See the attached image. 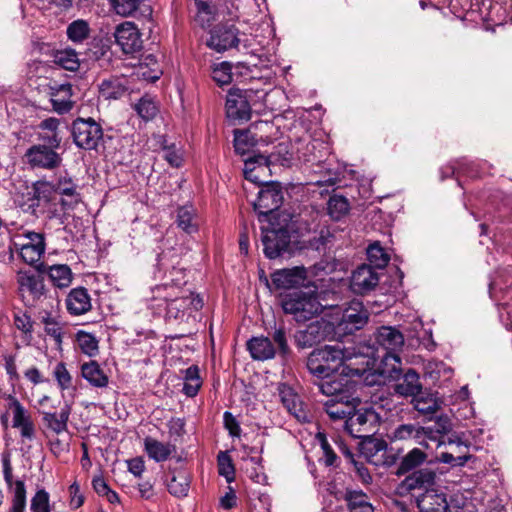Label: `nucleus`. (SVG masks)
I'll return each mask as SVG.
<instances>
[{
    "mask_svg": "<svg viewBox=\"0 0 512 512\" xmlns=\"http://www.w3.org/2000/svg\"><path fill=\"white\" fill-rule=\"evenodd\" d=\"M375 351L366 347V352L354 346L345 347L340 343L326 345L314 350L308 357L307 368L318 378H329L342 368L340 374L361 376L370 369L376 360Z\"/></svg>",
    "mask_w": 512,
    "mask_h": 512,
    "instance_id": "f257e3e1",
    "label": "nucleus"
},
{
    "mask_svg": "<svg viewBox=\"0 0 512 512\" xmlns=\"http://www.w3.org/2000/svg\"><path fill=\"white\" fill-rule=\"evenodd\" d=\"M375 341L385 351L382 356L384 368L380 373L385 377H394L401 364L398 353L404 345L403 334L395 327L381 326L375 333Z\"/></svg>",
    "mask_w": 512,
    "mask_h": 512,
    "instance_id": "f03ea898",
    "label": "nucleus"
},
{
    "mask_svg": "<svg viewBox=\"0 0 512 512\" xmlns=\"http://www.w3.org/2000/svg\"><path fill=\"white\" fill-rule=\"evenodd\" d=\"M281 307L286 314L292 315L297 322L312 319L319 315L324 308L317 293L312 290H298L287 293L281 299Z\"/></svg>",
    "mask_w": 512,
    "mask_h": 512,
    "instance_id": "7ed1b4c3",
    "label": "nucleus"
},
{
    "mask_svg": "<svg viewBox=\"0 0 512 512\" xmlns=\"http://www.w3.org/2000/svg\"><path fill=\"white\" fill-rule=\"evenodd\" d=\"M53 187L45 181H38L33 185L32 192H28L20 204L22 210L36 217L47 212L53 199ZM48 217H54V212L48 210Z\"/></svg>",
    "mask_w": 512,
    "mask_h": 512,
    "instance_id": "20e7f679",
    "label": "nucleus"
},
{
    "mask_svg": "<svg viewBox=\"0 0 512 512\" xmlns=\"http://www.w3.org/2000/svg\"><path fill=\"white\" fill-rule=\"evenodd\" d=\"M272 123L258 121L251 124L245 130H234V148L240 155L248 154L258 142H267L265 132L272 129Z\"/></svg>",
    "mask_w": 512,
    "mask_h": 512,
    "instance_id": "39448f33",
    "label": "nucleus"
},
{
    "mask_svg": "<svg viewBox=\"0 0 512 512\" xmlns=\"http://www.w3.org/2000/svg\"><path fill=\"white\" fill-rule=\"evenodd\" d=\"M15 246L17 247L21 258L27 264L33 265L39 262L45 253V237L42 233L25 231L16 236Z\"/></svg>",
    "mask_w": 512,
    "mask_h": 512,
    "instance_id": "423d86ee",
    "label": "nucleus"
},
{
    "mask_svg": "<svg viewBox=\"0 0 512 512\" xmlns=\"http://www.w3.org/2000/svg\"><path fill=\"white\" fill-rule=\"evenodd\" d=\"M72 135L75 144L86 150L95 149L103 137L101 126L92 118H78L73 122Z\"/></svg>",
    "mask_w": 512,
    "mask_h": 512,
    "instance_id": "0eeeda50",
    "label": "nucleus"
},
{
    "mask_svg": "<svg viewBox=\"0 0 512 512\" xmlns=\"http://www.w3.org/2000/svg\"><path fill=\"white\" fill-rule=\"evenodd\" d=\"M378 426V415L372 410L354 411L345 421V430L354 438L372 437Z\"/></svg>",
    "mask_w": 512,
    "mask_h": 512,
    "instance_id": "6e6552de",
    "label": "nucleus"
},
{
    "mask_svg": "<svg viewBox=\"0 0 512 512\" xmlns=\"http://www.w3.org/2000/svg\"><path fill=\"white\" fill-rule=\"evenodd\" d=\"M247 39L238 37V29L234 25H218L212 31L207 45L217 52H223L230 48H237L241 51L240 45L244 50L249 48Z\"/></svg>",
    "mask_w": 512,
    "mask_h": 512,
    "instance_id": "1a4fd4ad",
    "label": "nucleus"
},
{
    "mask_svg": "<svg viewBox=\"0 0 512 512\" xmlns=\"http://www.w3.org/2000/svg\"><path fill=\"white\" fill-rule=\"evenodd\" d=\"M56 149L46 144H35L27 149L24 157L31 167L52 170L62 163V157Z\"/></svg>",
    "mask_w": 512,
    "mask_h": 512,
    "instance_id": "9d476101",
    "label": "nucleus"
},
{
    "mask_svg": "<svg viewBox=\"0 0 512 512\" xmlns=\"http://www.w3.org/2000/svg\"><path fill=\"white\" fill-rule=\"evenodd\" d=\"M264 253L269 259L278 257L289 244L290 236L286 228L272 227L271 224L261 228Z\"/></svg>",
    "mask_w": 512,
    "mask_h": 512,
    "instance_id": "9b49d317",
    "label": "nucleus"
},
{
    "mask_svg": "<svg viewBox=\"0 0 512 512\" xmlns=\"http://www.w3.org/2000/svg\"><path fill=\"white\" fill-rule=\"evenodd\" d=\"M330 330V325L326 321L312 322L305 329L295 333V343L301 349L310 348L324 341Z\"/></svg>",
    "mask_w": 512,
    "mask_h": 512,
    "instance_id": "f8f14e48",
    "label": "nucleus"
},
{
    "mask_svg": "<svg viewBox=\"0 0 512 512\" xmlns=\"http://www.w3.org/2000/svg\"><path fill=\"white\" fill-rule=\"evenodd\" d=\"M114 36L116 43L126 54L135 53L142 48L141 34L132 22H124L118 25Z\"/></svg>",
    "mask_w": 512,
    "mask_h": 512,
    "instance_id": "ddd939ff",
    "label": "nucleus"
},
{
    "mask_svg": "<svg viewBox=\"0 0 512 512\" xmlns=\"http://www.w3.org/2000/svg\"><path fill=\"white\" fill-rule=\"evenodd\" d=\"M283 201L281 190L276 184H267L258 193L254 208L261 216L268 217L277 210Z\"/></svg>",
    "mask_w": 512,
    "mask_h": 512,
    "instance_id": "4468645a",
    "label": "nucleus"
},
{
    "mask_svg": "<svg viewBox=\"0 0 512 512\" xmlns=\"http://www.w3.org/2000/svg\"><path fill=\"white\" fill-rule=\"evenodd\" d=\"M368 321V312L361 302L352 301L349 306L344 309L339 327L345 333H353L355 330L361 329Z\"/></svg>",
    "mask_w": 512,
    "mask_h": 512,
    "instance_id": "2eb2a0df",
    "label": "nucleus"
},
{
    "mask_svg": "<svg viewBox=\"0 0 512 512\" xmlns=\"http://www.w3.org/2000/svg\"><path fill=\"white\" fill-rule=\"evenodd\" d=\"M378 282V273L370 265L363 264L353 271L350 288L354 293L363 295L373 290Z\"/></svg>",
    "mask_w": 512,
    "mask_h": 512,
    "instance_id": "dca6fc26",
    "label": "nucleus"
},
{
    "mask_svg": "<svg viewBox=\"0 0 512 512\" xmlns=\"http://www.w3.org/2000/svg\"><path fill=\"white\" fill-rule=\"evenodd\" d=\"M360 400L353 396H342V398H329L324 402V409L330 419H348L356 410Z\"/></svg>",
    "mask_w": 512,
    "mask_h": 512,
    "instance_id": "f3484780",
    "label": "nucleus"
},
{
    "mask_svg": "<svg viewBox=\"0 0 512 512\" xmlns=\"http://www.w3.org/2000/svg\"><path fill=\"white\" fill-rule=\"evenodd\" d=\"M278 393L280 400L287 411L293 415L299 422L308 421V415L303 408L302 402L298 394L285 383L278 385Z\"/></svg>",
    "mask_w": 512,
    "mask_h": 512,
    "instance_id": "a211bd4d",
    "label": "nucleus"
},
{
    "mask_svg": "<svg viewBox=\"0 0 512 512\" xmlns=\"http://www.w3.org/2000/svg\"><path fill=\"white\" fill-rule=\"evenodd\" d=\"M272 282L279 289H291L302 285L307 278L304 267H293L275 271L272 276Z\"/></svg>",
    "mask_w": 512,
    "mask_h": 512,
    "instance_id": "6ab92c4d",
    "label": "nucleus"
},
{
    "mask_svg": "<svg viewBox=\"0 0 512 512\" xmlns=\"http://www.w3.org/2000/svg\"><path fill=\"white\" fill-rule=\"evenodd\" d=\"M66 309L73 316H80L92 308L91 297L84 287L72 289L65 300Z\"/></svg>",
    "mask_w": 512,
    "mask_h": 512,
    "instance_id": "aec40b11",
    "label": "nucleus"
},
{
    "mask_svg": "<svg viewBox=\"0 0 512 512\" xmlns=\"http://www.w3.org/2000/svg\"><path fill=\"white\" fill-rule=\"evenodd\" d=\"M37 269L42 273H46L51 283L57 288H67L72 283L73 273L71 268L66 264L48 266L41 263Z\"/></svg>",
    "mask_w": 512,
    "mask_h": 512,
    "instance_id": "412c9836",
    "label": "nucleus"
},
{
    "mask_svg": "<svg viewBox=\"0 0 512 512\" xmlns=\"http://www.w3.org/2000/svg\"><path fill=\"white\" fill-rule=\"evenodd\" d=\"M60 124V119L55 117L42 120L38 125V139L42 141L43 144L49 145L52 148H59L62 140Z\"/></svg>",
    "mask_w": 512,
    "mask_h": 512,
    "instance_id": "4be33fe9",
    "label": "nucleus"
},
{
    "mask_svg": "<svg viewBox=\"0 0 512 512\" xmlns=\"http://www.w3.org/2000/svg\"><path fill=\"white\" fill-rule=\"evenodd\" d=\"M392 438L394 440H415L418 444L425 448H429L427 439L435 441L434 438L428 436L424 427L415 424L399 425L394 431Z\"/></svg>",
    "mask_w": 512,
    "mask_h": 512,
    "instance_id": "5701e85b",
    "label": "nucleus"
},
{
    "mask_svg": "<svg viewBox=\"0 0 512 512\" xmlns=\"http://www.w3.org/2000/svg\"><path fill=\"white\" fill-rule=\"evenodd\" d=\"M71 414V406L67 403L61 407L59 412L43 411L42 419L47 429L56 434L67 431V423Z\"/></svg>",
    "mask_w": 512,
    "mask_h": 512,
    "instance_id": "b1692460",
    "label": "nucleus"
},
{
    "mask_svg": "<svg viewBox=\"0 0 512 512\" xmlns=\"http://www.w3.org/2000/svg\"><path fill=\"white\" fill-rule=\"evenodd\" d=\"M400 371L394 374L393 378H397V383L395 384L394 390L397 394L401 396H416L421 391V383L419 380V375L415 370L409 369L404 375L398 377Z\"/></svg>",
    "mask_w": 512,
    "mask_h": 512,
    "instance_id": "393cba45",
    "label": "nucleus"
},
{
    "mask_svg": "<svg viewBox=\"0 0 512 512\" xmlns=\"http://www.w3.org/2000/svg\"><path fill=\"white\" fill-rule=\"evenodd\" d=\"M18 284L23 293H28L33 300H39L45 295V284L40 276L30 272L18 274Z\"/></svg>",
    "mask_w": 512,
    "mask_h": 512,
    "instance_id": "a878e982",
    "label": "nucleus"
},
{
    "mask_svg": "<svg viewBox=\"0 0 512 512\" xmlns=\"http://www.w3.org/2000/svg\"><path fill=\"white\" fill-rule=\"evenodd\" d=\"M51 104L58 113H66L71 110L72 86L70 84H61L51 88Z\"/></svg>",
    "mask_w": 512,
    "mask_h": 512,
    "instance_id": "bb28decb",
    "label": "nucleus"
},
{
    "mask_svg": "<svg viewBox=\"0 0 512 512\" xmlns=\"http://www.w3.org/2000/svg\"><path fill=\"white\" fill-rule=\"evenodd\" d=\"M247 349L254 360L265 361L275 356L271 340L264 336L253 337L247 342Z\"/></svg>",
    "mask_w": 512,
    "mask_h": 512,
    "instance_id": "cd10ccee",
    "label": "nucleus"
},
{
    "mask_svg": "<svg viewBox=\"0 0 512 512\" xmlns=\"http://www.w3.org/2000/svg\"><path fill=\"white\" fill-rule=\"evenodd\" d=\"M387 444L384 440L376 438H366L362 444L361 452L368 462L379 466L385 464L383 460Z\"/></svg>",
    "mask_w": 512,
    "mask_h": 512,
    "instance_id": "c85d7f7f",
    "label": "nucleus"
},
{
    "mask_svg": "<svg viewBox=\"0 0 512 512\" xmlns=\"http://www.w3.org/2000/svg\"><path fill=\"white\" fill-rule=\"evenodd\" d=\"M250 112L251 109L245 97L238 94H229L226 100V113L229 118L248 120Z\"/></svg>",
    "mask_w": 512,
    "mask_h": 512,
    "instance_id": "c756f323",
    "label": "nucleus"
},
{
    "mask_svg": "<svg viewBox=\"0 0 512 512\" xmlns=\"http://www.w3.org/2000/svg\"><path fill=\"white\" fill-rule=\"evenodd\" d=\"M421 512H447L448 502L442 493L427 491L417 500Z\"/></svg>",
    "mask_w": 512,
    "mask_h": 512,
    "instance_id": "7c9ffc66",
    "label": "nucleus"
},
{
    "mask_svg": "<svg viewBox=\"0 0 512 512\" xmlns=\"http://www.w3.org/2000/svg\"><path fill=\"white\" fill-rule=\"evenodd\" d=\"M82 377L93 387L104 388L109 383V378L96 361H90L81 365Z\"/></svg>",
    "mask_w": 512,
    "mask_h": 512,
    "instance_id": "2f4dec72",
    "label": "nucleus"
},
{
    "mask_svg": "<svg viewBox=\"0 0 512 512\" xmlns=\"http://www.w3.org/2000/svg\"><path fill=\"white\" fill-rule=\"evenodd\" d=\"M318 388L323 395L330 398H342V396H352L348 381L345 383L341 379L320 378Z\"/></svg>",
    "mask_w": 512,
    "mask_h": 512,
    "instance_id": "473e14b6",
    "label": "nucleus"
},
{
    "mask_svg": "<svg viewBox=\"0 0 512 512\" xmlns=\"http://www.w3.org/2000/svg\"><path fill=\"white\" fill-rule=\"evenodd\" d=\"M144 446L148 456L156 462L166 461L175 451L174 445L162 443L152 437L144 439Z\"/></svg>",
    "mask_w": 512,
    "mask_h": 512,
    "instance_id": "72a5a7b5",
    "label": "nucleus"
},
{
    "mask_svg": "<svg viewBox=\"0 0 512 512\" xmlns=\"http://www.w3.org/2000/svg\"><path fill=\"white\" fill-rule=\"evenodd\" d=\"M349 512H374L369 497L360 490H347L344 496Z\"/></svg>",
    "mask_w": 512,
    "mask_h": 512,
    "instance_id": "f704fd0d",
    "label": "nucleus"
},
{
    "mask_svg": "<svg viewBox=\"0 0 512 512\" xmlns=\"http://www.w3.org/2000/svg\"><path fill=\"white\" fill-rule=\"evenodd\" d=\"M176 223L179 228L188 234L198 230V220L195 209L192 206H182L177 210Z\"/></svg>",
    "mask_w": 512,
    "mask_h": 512,
    "instance_id": "c9c22d12",
    "label": "nucleus"
},
{
    "mask_svg": "<svg viewBox=\"0 0 512 512\" xmlns=\"http://www.w3.org/2000/svg\"><path fill=\"white\" fill-rule=\"evenodd\" d=\"M435 473L428 468L413 472L405 480L409 489H422L431 486L435 480Z\"/></svg>",
    "mask_w": 512,
    "mask_h": 512,
    "instance_id": "e433bc0d",
    "label": "nucleus"
},
{
    "mask_svg": "<svg viewBox=\"0 0 512 512\" xmlns=\"http://www.w3.org/2000/svg\"><path fill=\"white\" fill-rule=\"evenodd\" d=\"M127 88L124 79L110 78L103 80L99 86V91L105 99H118L125 94Z\"/></svg>",
    "mask_w": 512,
    "mask_h": 512,
    "instance_id": "4c0bfd02",
    "label": "nucleus"
},
{
    "mask_svg": "<svg viewBox=\"0 0 512 512\" xmlns=\"http://www.w3.org/2000/svg\"><path fill=\"white\" fill-rule=\"evenodd\" d=\"M197 6V14L195 21L203 28L209 27L215 20L216 9L210 0H195Z\"/></svg>",
    "mask_w": 512,
    "mask_h": 512,
    "instance_id": "58836bf2",
    "label": "nucleus"
},
{
    "mask_svg": "<svg viewBox=\"0 0 512 512\" xmlns=\"http://www.w3.org/2000/svg\"><path fill=\"white\" fill-rule=\"evenodd\" d=\"M202 381L199 375V368L195 365L188 367L184 374L183 392L188 397H194L198 393Z\"/></svg>",
    "mask_w": 512,
    "mask_h": 512,
    "instance_id": "ea45409f",
    "label": "nucleus"
},
{
    "mask_svg": "<svg viewBox=\"0 0 512 512\" xmlns=\"http://www.w3.org/2000/svg\"><path fill=\"white\" fill-rule=\"evenodd\" d=\"M427 458V455L419 448H414L409 451L401 460L398 467V474H405L419 465H421Z\"/></svg>",
    "mask_w": 512,
    "mask_h": 512,
    "instance_id": "a19ab883",
    "label": "nucleus"
},
{
    "mask_svg": "<svg viewBox=\"0 0 512 512\" xmlns=\"http://www.w3.org/2000/svg\"><path fill=\"white\" fill-rule=\"evenodd\" d=\"M57 189L62 195L70 198L69 200L64 198L61 200V205L64 209H73L80 202L76 186L70 179L59 181Z\"/></svg>",
    "mask_w": 512,
    "mask_h": 512,
    "instance_id": "79ce46f5",
    "label": "nucleus"
},
{
    "mask_svg": "<svg viewBox=\"0 0 512 512\" xmlns=\"http://www.w3.org/2000/svg\"><path fill=\"white\" fill-rule=\"evenodd\" d=\"M7 408L12 414V426H20L23 423L32 420L28 411L24 406L13 396L8 397Z\"/></svg>",
    "mask_w": 512,
    "mask_h": 512,
    "instance_id": "37998d69",
    "label": "nucleus"
},
{
    "mask_svg": "<svg viewBox=\"0 0 512 512\" xmlns=\"http://www.w3.org/2000/svg\"><path fill=\"white\" fill-rule=\"evenodd\" d=\"M412 402L414 408L425 415L434 414L440 408L438 400L431 394H417L413 397Z\"/></svg>",
    "mask_w": 512,
    "mask_h": 512,
    "instance_id": "c03bdc74",
    "label": "nucleus"
},
{
    "mask_svg": "<svg viewBox=\"0 0 512 512\" xmlns=\"http://www.w3.org/2000/svg\"><path fill=\"white\" fill-rule=\"evenodd\" d=\"M76 343L82 353L92 357L98 353V340L88 332L80 330L76 334Z\"/></svg>",
    "mask_w": 512,
    "mask_h": 512,
    "instance_id": "a18cd8bd",
    "label": "nucleus"
},
{
    "mask_svg": "<svg viewBox=\"0 0 512 512\" xmlns=\"http://www.w3.org/2000/svg\"><path fill=\"white\" fill-rule=\"evenodd\" d=\"M89 24L82 19L71 22L67 27L68 39L74 43H82L89 36Z\"/></svg>",
    "mask_w": 512,
    "mask_h": 512,
    "instance_id": "49530a36",
    "label": "nucleus"
},
{
    "mask_svg": "<svg viewBox=\"0 0 512 512\" xmlns=\"http://www.w3.org/2000/svg\"><path fill=\"white\" fill-rule=\"evenodd\" d=\"M168 491L177 497L186 496L189 491V478L186 473L178 472L169 480Z\"/></svg>",
    "mask_w": 512,
    "mask_h": 512,
    "instance_id": "de8ad7c7",
    "label": "nucleus"
},
{
    "mask_svg": "<svg viewBox=\"0 0 512 512\" xmlns=\"http://www.w3.org/2000/svg\"><path fill=\"white\" fill-rule=\"evenodd\" d=\"M12 494L11 507L9 512H25L26 510V490L23 481H18L13 490H10Z\"/></svg>",
    "mask_w": 512,
    "mask_h": 512,
    "instance_id": "09e8293b",
    "label": "nucleus"
},
{
    "mask_svg": "<svg viewBox=\"0 0 512 512\" xmlns=\"http://www.w3.org/2000/svg\"><path fill=\"white\" fill-rule=\"evenodd\" d=\"M145 0H110L113 10L123 17L134 15Z\"/></svg>",
    "mask_w": 512,
    "mask_h": 512,
    "instance_id": "8fccbe9b",
    "label": "nucleus"
},
{
    "mask_svg": "<svg viewBox=\"0 0 512 512\" xmlns=\"http://www.w3.org/2000/svg\"><path fill=\"white\" fill-rule=\"evenodd\" d=\"M367 257L369 262L376 268H384L390 258L378 242L372 243L367 248Z\"/></svg>",
    "mask_w": 512,
    "mask_h": 512,
    "instance_id": "3c124183",
    "label": "nucleus"
},
{
    "mask_svg": "<svg viewBox=\"0 0 512 512\" xmlns=\"http://www.w3.org/2000/svg\"><path fill=\"white\" fill-rule=\"evenodd\" d=\"M52 375L60 390L65 391L73 387V378L65 363H57L53 368Z\"/></svg>",
    "mask_w": 512,
    "mask_h": 512,
    "instance_id": "603ef678",
    "label": "nucleus"
},
{
    "mask_svg": "<svg viewBox=\"0 0 512 512\" xmlns=\"http://www.w3.org/2000/svg\"><path fill=\"white\" fill-rule=\"evenodd\" d=\"M327 209L329 215L333 219L338 220L348 212L349 202L343 196L334 195L330 197Z\"/></svg>",
    "mask_w": 512,
    "mask_h": 512,
    "instance_id": "864d4df0",
    "label": "nucleus"
},
{
    "mask_svg": "<svg viewBox=\"0 0 512 512\" xmlns=\"http://www.w3.org/2000/svg\"><path fill=\"white\" fill-rule=\"evenodd\" d=\"M212 78L220 86L230 84L233 79L232 65L228 62H221L214 65Z\"/></svg>",
    "mask_w": 512,
    "mask_h": 512,
    "instance_id": "5fc2aeb1",
    "label": "nucleus"
},
{
    "mask_svg": "<svg viewBox=\"0 0 512 512\" xmlns=\"http://www.w3.org/2000/svg\"><path fill=\"white\" fill-rule=\"evenodd\" d=\"M55 61L62 68L69 71H76L79 67L77 53L73 50L59 51L55 56Z\"/></svg>",
    "mask_w": 512,
    "mask_h": 512,
    "instance_id": "6e6d98bb",
    "label": "nucleus"
},
{
    "mask_svg": "<svg viewBox=\"0 0 512 512\" xmlns=\"http://www.w3.org/2000/svg\"><path fill=\"white\" fill-rule=\"evenodd\" d=\"M134 108L137 114L146 121L153 119L158 112L157 105L148 97H142L138 103L135 104Z\"/></svg>",
    "mask_w": 512,
    "mask_h": 512,
    "instance_id": "4d7b16f0",
    "label": "nucleus"
},
{
    "mask_svg": "<svg viewBox=\"0 0 512 512\" xmlns=\"http://www.w3.org/2000/svg\"><path fill=\"white\" fill-rule=\"evenodd\" d=\"M218 472L225 477L227 482H232L235 478V468L231 457L227 452H220L217 457Z\"/></svg>",
    "mask_w": 512,
    "mask_h": 512,
    "instance_id": "13d9d810",
    "label": "nucleus"
},
{
    "mask_svg": "<svg viewBox=\"0 0 512 512\" xmlns=\"http://www.w3.org/2000/svg\"><path fill=\"white\" fill-rule=\"evenodd\" d=\"M270 160L268 157L263 155H255L244 160L243 173L248 174L250 172H266Z\"/></svg>",
    "mask_w": 512,
    "mask_h": 512,
    "instance_id": "bf43d9fd",
    "label": "nucleus"
},
{
    "mask_svg": "<svg viewBox=\"0 0 512 512\" xmlns=\"http://www.w3.org/2000/svg\"><path fill=\"white\" fill-rule=\"evenodd\" d=\"M31 512H50V497L44 489L38 490L31 499Z\"/></svg>",
    "mask_w": 512,
    "mask_h": 512,
    "instance_id": "052dcab7",
    "label": "nucleus"
},
{
    "mask_svg": "<svg viewBox=\"0 0 512 512\" xmlns=\"http://www.w3.org/2000/svg\"><path fill=\"white\" fill-rule=\"evenodd\" d=\"M316 439L323 451L324 454V462L327 466H333L336 464L337 455L335 454L334 450L330 446L326 436L324 433H317Z\"/></svg>",
    "mask_w": 512,
    "mask_h": 512,
    "instance_id": "680f3d73",
    "label": "nucleus"
},
{
    "mask_svg": "<svg viewBox=\"0 0 512 512\" xmlns=\"http://www.w3.org/2000/svg\"><path fill=\"white\" fill-rule=\"evenodd\" d=\"M345 455L347 458L350 459V462L353 466L354 472L356 473L357 478L363 483V484H370L372 482V476L370 475L367 467L360 461L355 460L353 458V455L345 451Z\"/></svg>",
    "mask_w": 512,
    "mask_h": 512,
    "instance_id": "e2e57ef3",
    "label": "nucleus"
},
{
    "mask_svg": "<svg viewBox=\"0 0 512 512\" xmlns=\"http://www.w3.org/2000/svg\"><path fill=\"white\" fill-rule=\"evenodd\" d=\"M163 157L173 167H180L182 165V153L175 144L164 147Z\"/></svg>",
    "mask_w": 512,
    "mask_h": 512,
    "instance_id": "0e129e2a",
    "label": "nucleus"
},
{
    "mask_svg": "<svg viewBox=\"0 0 512 512\" xmlns=\"http://www.w3.org/2000/svg\"><path fill=\"white\" fill-rule=\"evenodd\" d=\"M45 332L48 336L53 338L55 344L60 347L63 341V328L61 325L53 320H47L45 322Z\"/></svg>",
    "mask_w": 512,
    "mask_h": 512,
    "instance_id": "69168bd1",
    "label": "nucleus"
},
{
    "mask_svg": "<svg viewBox=\"0 0 512 512\" xmlns=\"http://www.w3.org/2000/svg\"><path fill=\"white\" fill-rule=\"evenodd\" d=\"M14 325L20 331L25 334H30L32 332V321L28 314L24 312H17L14 314Z\"/></svg>",
    "mask_w": 512,
    "mask_h": 512,
    "instance_id": "338daca9",
    "label": "nucleus"
},
{
    "mask_svg": "<svg viewBox=\"0 0 512 512\" xmlns=\"http://www.w3.org/2000/svg\"><path fill=\"white\" fill-rule=\"evenodd\" d=\"M70 506L72 509H78L84 503V496L80 492V486L74 482L69 487Z\"/></svg>",
    "mask_w": 512,
    "mask_h": 512,
    "instance_id": "774afa93",
    "label": "nucleus"
}]
</instances>
